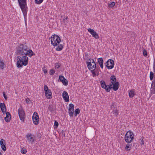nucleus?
<instances>
[{
	"mask_svg": "<svg viewBox=\"0 0 155 155\" xmlns=\"http://www.w3.org/2000/svg\"><path fill=\"white\" fill-rule=\"evenodd\" d=\"M114 112L116 116H117L118 114L117 110H115L114 111Z\"/></svg>",
	"mask_w": 155,
	"mask_h": 155,
	"instance_id": "41",
	"label": "nucleus"
},
{
	"mask_svg": "<svg viewBox=\"0 0 155 155\" xmlns=\"http://www.w3.org/2000/svg\"><path fill=\"white\" fill-rule=\"evenodd\" d=\"M74 109H71L70 108H69L68 111H69V114L70 116L71 117H72L73 116L74 114Z\"/></svg>",
	"mask_w": 155,
	"mask_h": 155,
	"instance_id": "26",
	"label": "nucleus"
},
{
	"mask_svg": "<svg viewBox=\"0 0 155 155\" xmlns=\"http://www.w3.org/2000/svg\"><path fill=\"white\" fill-rule=\"evenodd\" d=\"M18 114L20 120L23 122H24L25 117V114L24 110L22 106H20V107L18 110Z\"/></svg>",
	"mask_w": 155,
	"mask_h": 155,
	"instance_id": "5",
	"label": "nucleus"
},
{
	"mask_svg": "<svg viewBox=\"0 0 155 155\" xmlns=\"http://www.w3.org/2000/svg\"><path fill=\"white\" fill-rule=\"evenodd\" d=\"M5 114H6V116L5 117V121L6 122H9L11 119V116L10 113L8 112H6Z\"/></svg>",
	"mask_w": 155,
	"mask_h": 155,
	"instance_id": "14",
	"label": "nucleus"
},
{
	"mask_svg": "<svg viewBox=\"0 0 155 155\" xmlns=\"http://www.w3.org/2000/svg\"><path fill=\"white\" fill-rule=\"evenodd\" d=\"M154 76V74L152 71H151L150 73V78L151 80H152L153 79Z\"/></svg>",
	"mask_w": 155,
	"mask_h": 155,
	"instance_id": "33",
	"label": "nucleus"
},
{
	"mask_svg": "<svg viewBox=\"0 0 155 155\" xmlns=\"http://www.w3.org/2000/svg\"><path fill=\"white\" fill-rule=\"evenodd\" d=\"M134 138V135L133 132L129 130L127 132L125 136V140L127 143H129L132 141Z\"/></svg>",
	"mask_w": 155,
	"mask_h": 155,
	"instance_id": "3",
	"label": "nucleus"
},
{
	"mask_svg": "<svg viewBox=\"0 0 155 155\" xmlns=\"http://www.w3.org/2000/svg\"><path fill=\"white\" fill-rule=\"evenodd\" d=\"M49 90L48 86L46 85H45L44 87V90L45 91V94H47V91Z\"/></svg>",
	"mask_w": 155,
	"mask_h": 155,
	"instance_id": "31",
	"label": "nucleus"
},
{
	"mask_svg": "<svg viewBox=\"0 0 155 155\" xmlns=\"http://www.w3.org/2000/svg\"><path fill=\"white\" fill-rule=\"evenodd\" d=\"M0 155H2V153L0 152Z\"/></svg>",
	"mask_w": 155,
	"mask_h": 155,
	"instance_id": "50",
	"label": "nucleus"
},
{
	"mask_svg": "<svg viewBox=\"0 0 155 155\" xmlns=\"http://www.w3.org/2000/svg\"><path fill=\"white\" fill-rule=\"evenodd\" d=\"M69 108H70L71 109H74V104H70L69 105Z\"/></svg>",
	"mask_w": 155,
	"mask_h": 155,
	"instance_id": "39",
	"label": "nucleus"
},
{
	"mask_svg": "<svg viewBox=\"0 0 155 155\" xmlns=\"http://www.w3.org/2000/svg\"><path fill=\"white\" fill-rule=\"evenodd\" d=\"M143 54L144 56L146 57L147 55V52L144 49L143 51Z\"/></svg>",
	"mask_w": 155,
	"mask_h": 155,
	"instance_id": "37",
	"label": "nucleus"
},
{
	"mask_svg": "<svg viewBox=\"0 0 155 155\" xmlns=\"http://www.w3.org/2000/svg\"><path fill=\"white\" fill-rule=\"evenodd\" d=\"M63 47V45L60 44L58 46H57L56 48V50L57 51H60L61 50Z\"/></svg>",
	"mask_w": 155,
	"mask_h": 155,
	"instance_id": "25",
	"label": "nucleus"
},
{
	"mask_svg": "<svg viewBox=\"0 0 155 155\" xmlns=\"http://www.w3.org/2000/svg\"><path fill=\"white\" fill-rule=\"evenodd\" d=\"M43 71H44L45 74H46L47 73V70L46 69L43 68Z\"/></svg>",
	"mask_w": 155,
	"mask_h": 155,
	"instance_id": "45",
	"label": "nucleus"
},
{
	"mask_svg": "<svg viewBox=\"0 0 155 155\" xmlns=\"http://www.w3.org/2000/svg\"><path fill=\"white\" fill-rule=\"evenodd\" d=\"M110 80L111 81V82L114 83L116 82V78L114 75L111 76L110 78Z\"/></svg>",
	"mask_w": 155,
	"mask_h": 155,
	"instance_id": "24",
	"label": "nucleus"
},
{
	"mask_svg": "<svg viewBox=\"0 0 155 155\" xmlns=\"http://www.w3.org/2000/svg\"><path fill=\"white\" fill-rule=\"evenodd\" d=\"M115 3L114 2H113L108 4V7L109 8H112L115 5Z\"/></svg>",
	"mask_w": 155,
	"mask_h": 155,
	"instance_id": "32",
	"label": "nucleus"
},
{
	"mask_svg": "<svg viewBox=\"0 0 155 155\" xmlns=\"http://www.w3.org/2000/svg\"><path fill=\"white\" fill-rule=\"evenodd\" d=\"M21 8L23 9L25 7H27L26 0H18Z\"/></svg>",
	"mask_w": 155,
	"mask_h": 155,
	"instance_id": "9",
	"label": "nucleus"
},
{
	"mask_svg": "<svg viewBox=\"0 0 155 155\" xmlns=\"http://www.w3.org/2000/svg\"><path fill=\"white\" fill-rule=\"evenodd\" d=\"M16 54L17 56V67L21 68L23 65L26 66L28 63V58L26 56L31 57L35 54L25 44H20L16 47Z\"/></svg>",
	"mask_w": 155,
	"mask_h": 155,
	"instance_id": "1",
	"label": "nucleus"
},
{
	"mask_svg": "<svg viewBox=\"0 0 155 155\" xmlns=\"http://www.w3.org/2000/svg\"><path fill=\"white\" fill-rule=\"evenodd\" d=\"M87 55V54H85V56H86V55Z\"/></svg>",
	"mask_w": 155,
	"mask_h": 155,
	"instance_id": "51",
	"label": "nucleus"
},
{
	"mask_svg": "<svg viewBox=\"0 0 155 155\" xmlns=\"http://www.w3.org/2000/svg\"><path fill=\"white\" fill-rule=\"evenodd\" d=\"M21 151V153L23 154H25L27 152L26 150L24 147L22 148Z\"/></svg>",
	"mask_w": 155,
	"mask_h": 155,
	"instance_id": "34",
	"label": "nucleus"
},
{
	"mask_svg": "<svg viewBox=\"0 0 155 155\" xmlns=\"http://www.w3.org/2000/svg\"><path fill=\"white\" fill-rule=\"evenodd\" d=\"M59 79L62 83L65 86H67L68 85V81L63 76H59Z\"/></svg>",
	"mask_w": 155,
	"mask_h": 155,
	"instance_id": "11",
	"label": "nucleus"
},
{
	"mask_svg": "<svg viewBox=\"0 0 155 155\" xmlns=\"http://www.w3.org/2000/svg\"><path fill=\"white\" fill-rule=\"evenodd\" d=\"M5 65L4 63L1 60H0V68L2 69H3L4 68V66Z\"/></svg>",
	"mask_w": 155,
	"mask_h": 155,
	"instance_id": "28",
	"label": "nucleus"
},
{
	"mask_svg": "<svg viewBox=\"0 0 155 155\" xmlns=\"http://www.w3.org/2000/svg\"><path fill=\"white\" fill-rule=\"evenodd\" d=\"M47 94H45L47 98L50 99L51 98L52 93L51 90L49 89L47 91Z\"/></svg>",
	"mask_w": 155,
	"mask_h": 155,
	"instance_id": "19",
	"label": "nucleus"
},
{
	"mask_svg": "<svg viewBox=\"0 0 155 155\" xmlns=\"http://www.w3.org/2000/svg\"><path fill=\"white\" fill-rule=\"evenodd\" d=\"M75 114L74 115L75 116H76L77 114H78L80 113V109L79 108L76 109L74 111Z\"/></svg>",
	"mask_w": 155,
	"mask_h": 155,
	"instance_id": "30",
	"label": "nucleus"
},
{
	"mask_svg": "<svg viewBox=\"0 0 155 155\" xmlns=\"http://www.w3.org/2000/svg\"><path fill=\"white\" fill-rule=\"evenodd\" d=\"M98 62L100 65L101 68L103 69V60L102 58H100L98 59Z\"/></svg>",
	"mask_w": 155,
	"mask_h": 155,
	"instance_id": "18",
	"label": "nucleus"
},
{
	"mask_svg": "<svg viewBox=\"0 0 155 155\" xmlns=\"http://www.w3.org/2000/svg\"><path fill=\"white\" fill-rule=\"evenodd\" d=\"M96 74H97V75L98 76L99 75V71H98V72H97Z\"/></svg>",
	"mask_w": 155,
	"mask_h": 155,
	"instance_id": "49",
	"label": "nucleus"
},
{
	"mask_svg": "<svg viewBox=\"0 0 155 155\" xmlns=\"http://www.w3.org/2000/svg\"><path fill=\"white\" fill-rule=\"evenodd\" d=\"M55 73V71L54 69H51L50 71V74L51 75H53Z\"/></svg>",
	"mask_w": 155,
	"mask_h": 155,
	"instance_id": "38",
	"label": "nucleus"
},
{
	"mask_svg": "<svg viewBox=\"0 0 155 155\" xmlns=\"http://www.w3.org/2000/svg\"><path fill=\"white\" fill-rule=\"evenodd\" d=\"M48 110L51 113L53 112L55 110L54 106L53 105H49L48 107Z\"/></svg>",
	"mask_w": 155,
	"mask_h": 155,
	"instance_id": "23",
	"label": "nucleus"
},
{
	"mask_svg": "<svg viewBox=\"0 0 155 155\" xmlns=\"http://www.w3.org/2000/svg\"><path fill=\"white\" fill-rule=\"evenodd\" d=\"M88 68L90 70L93 77L95 76L97 73L98 71V68H96V64L94 60L90 59L86 62Z\"/></svg>",
	"mask_w": 155,
	"mask_h": 155,
	"instance_id": "2",
	"label": "nucleus"
},
{
	"mask_svg": "<svg viewBox=\"0 0 155 155\" xmlns=\"http://www.w3.org/2000/svg\"><path fill=\"white\" fill-rule=\"evenodd\" d=\"M142 139L141 140V141L140 142V144L142 145H143L144 144V141H143V139H144V137H142Z\"/></svg>",
	"mask_w": 155,
	"mask_h": 155,
	"instance_id": "40",
	"label": "nucleus"
},
{
	"mask_svg": "<svg viewBox=\"0 0 155 155\" xmlns=\"http://www.w3.org/2000/svg\"><path fill=\"white\" fill-rule=\"evenodd\" d=\"M0 144L2 150L4 151H5L6 150V147L5 140L3 139H2L0 141Z\"/></svg>",
	"mask_w": 155,
	"mask_h": 155,
	"instance_id": "10",
	"label": "nucleus"
},
{
	"mask_svg": "<svg viewBox=\"0 0 155 155\" xmlns=\"http://www.w3.org/2000/svg\"><path fill=\"white\" fill-rule=\"evenodd\" d=\"M129 96L130 98L133 97L134 95H135L134 91V90H129Z\"/></svg>",
	"mask_w": 155,
	"mask_h": 155,
	"instance_id": "22",
	"label": "nucleus"
},
{
	"mask_svg": "<svg viewBox=\"0 0 155 155\" xmlns=\"http://www.w3.org/2000/svg\"><path fill=\"white\" fill-rule=\"evenodd\" d=\"M119 87V83L118 82H116L114 83L112 89L114 91H117Z\"/></svg>",
	"mask_w": 155,
	"mask_h": 155,
	"instance_id": "16",
	"label": "nucleus"
},
{
	"mask_svg": "<svg viewBox=\"0 0 155 155\" xmlns=\"http://www.w3.org/2000/svg\"><path fill=\"white\" fill-rule=\"evenodd\" d=\"M3 96H4V98H5V100H7V97L6 95L5 92H3Z\"/></svg>",
	"mask_w": 155,
	"mask_h": 155,
	"instance_id": "43",
	"label": "nucleus"
},
{
	"mask_svg": "<svg viewBox=\"0 0 155 155\" xmlns=\"http://www.w3.org/2000/svg\"><path fill=\"white\" fill-rule=\"evenodd\" d=\"M61 133H62V135L63 136H64V137H65V131L64 130H62L61 131Z\"/></svg>",
	"mask_w": 155,
	"mask_h": 155,
	"instance_id": "44",
	"label": "nucleus"
},
{
	"mask_svg": "<svg viewBox=\"0 0 155 155\" xmlns=\"http://www.w3.org/2000/svg\"><path fill=\"white\" fill-rule=\"evenodd\" d=\"M132 144L128 143L127 144L125 147V149L126 151H130L132 148Z\"/></svg>",
	"mask_w": 155,
	"mask_h": 155,
	"instance_id": "20",
	"label": "nucleus"
},
{
	"mask_svg": "<svg viewBox=\"0 0 155 155\" xmlns=\"http://www.w3.org/2000/svg\"><path fill=\"white\" fill-rule=\"evenodd\" d=\"M88 32L92 35L93 37H94L96 39L99 38V37L97 33L93 29L89 28L87 29Z\"/></svg>",
	"mask_w": 155,
	"mask_h": 155,
	"instance_id": "8",
	"label": "nucleus"
},
{
	"mask_svg": "<svg viewBox=\"0 0 155 155\" xmlns=\"http://www.w3.org/2000/svg\"><path fill=\"white\" fill-rule=\"evenodd\" d=\"M43 0H35V3L38 4H39L41 3Z\"/></svg>",
	"mask_w": 155,
	"mask_h": 155,
	"instance_id": "35",
	"label": "nucleus"
},
{
	"mask_svg": "<svg viewBox=\"0 0 155 155\" xmlns=\"http://www.w3.org/2000/svg\"><path fill=\"white\" fill-rule=\"evenodd\" d=\"M114 83L111 82L110 83L109 85H107V87L106 89V91L107 92H110V90L112 89V86L113 85Z\"/></svg>",
	"mask_w": 155,
	"mask_h": 155,
	"instance_id": "17",
	"label": "nucleus"
},
{
	"mask_svg": "<svg viewBox=\"0 0 155 155\" xmlns=\"http://www.w3.org/2000/svg\"><path fill=\"white\" fill-rule=\"evenodd\" d=\"M58 126V123L57 121H55L54 123V126H56L57 127Z\"/></svg>",
	"mask_w": 155,
	"mask_h": 155,
	"instance_id": "42",
	"label": "nucleus"
},
{
	"mask_svg": "<svg viewBox=\"0 0 155 155\" xmlns=\"http://www.w3.org/2000/svg\"><path fill=\"white\" fill-rule=\"evenodd\" d=\"M0 107L2 113L3 114H5V113L6 112V108L5 104L4 103H0Z\"/></svg>",
	"mask_w": 155,
	"mask_h": 155,
	"instance_id": "15",
	"label": "nucleus"
},
{
	"mask_svg": "<svg viewBox=\"0 0 155 155\" xmlns=\"http://www.w3.org/2000/svg\"><path fill=\"white\" fill-rule=\"evenodd\" d=\"M92 60H91V62H92ZM93 63H91V66H90V67H91V68L92 67V66H93Z\"/></svg>",
	"mask_w": 155,
	"mask_h": 155,
	"instance_id": "47",
	"label": "nucleus"
},
{
	"mask_svg": "<svg viewBox=\"0 0 155 155\" xmlns=\"http://www.w3.org/2000/svg\"><path fill=\"white\" fill-rule=\"evenodd\" d=\"M100 84L101 87L106 90V89L107 87V85L106 84L105 82L103 80H101L100 81Z\"/></svg>",
	"mask_w": 155,
	"mask_h": 155,
	"instance_id": "21",
	"label": "nucleus"
},
{
	"mask_svg": "<svg viewBox=\"0 0 155 155\" xmlns=\"http://www.w3.org/2000/svg\"><path fill=\"white\" fill-rule=\"evenodd\" d=\"M128 36L131 38H133L134 39V32H130L128 34Z\"/></svg>",
	"mask_w": 155,
	"mask_h": 155,
	"instance_id": "29",
	"label": "nucleus"
},
{
	"mask_svg": "<svg viewBox=\"0 0 155 155\" xmlns=\"http://www.w3.org/2000/svg\"><path fill=\"white\" fill-rule=\"evenodd\" d=\"M26 7H26H25L23 9L21 8L24 15H26L27 13V7Z\"/></svg>",
	"mask_w": 155,
	"mask_h": 155,
	"instance_id": "27",
	"label": "nucleus"
},
{
	"mask_svg": "<svg viewBox=\"0 0 155 155\" xmlns=\"http://www.w3.org/2000/svg\"><path fill=\"white\" fill-rule=\"evenodd\" d=\"M26 137L28 138V140L31 143H32L35 140V138L34 135H32L31 134H28L26 135Z\"/></svg>",
	"mask_w": 155,
	"mask_h": 155,
	"instance_id": "13",
	"label": "nucleus"
},
{
	"mask_svg": "<svg viewBox=\"0 0 155 155\" xmlns=\"http://www.w3.org/2000/svg\"><path fill=\"white\" fill-rule=\"evenodd\" d=\"M68 19V17H67L65 18V19H64V20H67Z\"/></svg>",
	"mask_w": 155,
	"mask_h": 155,
	"instance_id": "48",
	"label": "nucleus"
},
{
	"mask_svg": "<svg viewBox=\"0 0 155 155\" xmlns=\"http://www.w3.org/2000/svg\"><path fill=\"white\" fill-rule=\"evenodd\" d=\"M114 64V61L112 59H109L106 63V66L109 69L113 68Z\"/></svg>",
	"mask_w": 155,
	"mask_h": 155,
	"instance_id": "6",
	"label": "nucleus"
},
{
	"mask_svg": "<svg viewBox=\"0 0 155 155\" xmlns=\"http://www.w3.org/2000/svg\"><path fill=\"white\" fill-rule=\"evenodd\" d=\"M30 101V99L29 98H27L26 100V103L27 104H28Z\"/></svg>",
	"mask_w": 155,
	"mask_h": 155,
	"instance_id": "46",
	"label": "nucleus"
},
{
	"mask_svg": "<svg viewBox=\"0 0 155 155\" xmlns=\"http://www.w3.org/2000/svg\"><path fill=\"white\" fill-rule=\"evenodd\" d=\"M32 119L34 124L37 125L38 124L39 121V116L37 113L36 112H34L32 117Z\"/></svg>",
	"mask_w": 155,
	"mask_h": 155,
	"instance_id": "7",
	"label": "nucleus"
},
{
	"mask_svg": "<svg viewBox=\"0 0 155 155\" xmlns=\"http://www.w3.org/2000/svg\"><path fill=\"white\" fill-rule=\"evenodd\" d=\"M51 44L54 46H57L61 41L60 37L57 35L54 34L51 38Z\"/></svg>",
	"mask_w": 155,
	"mask_h": 155,
	"instance_id": "4",
	"label": "nucleus"
},
{
	"mask_svg": "<svg viewBox=\"0 0 155 155\" xmlns=\"http://www.w3.org/2000/svg\"><path fill=\"white\" fill-rule=\"evenodd\" d=\"M62 97L66 102L69 101V97L68 93L66 91H64L62 93Z\"/></svg>",
	"mask_w": 155,
	"mask_h": 155,
	"instance_id": "12",
	"label": "nucleus"
},
{
	"mask_svg": "<svg viewBox=\"0 0 155 155\" xmlns=\"http://www.w3.org/2000/svg\"><path fill=\"white\" fill-rule=\"evenodd\" d=\"M55 68L58 69L60 67L61 64L59 63H56L55 64Z\"/></svg>",
	"mask_w": 155,
	"mask_h": 155,
	"instance_id": "36",
	"label": "nucleus"
}]
</instances>
